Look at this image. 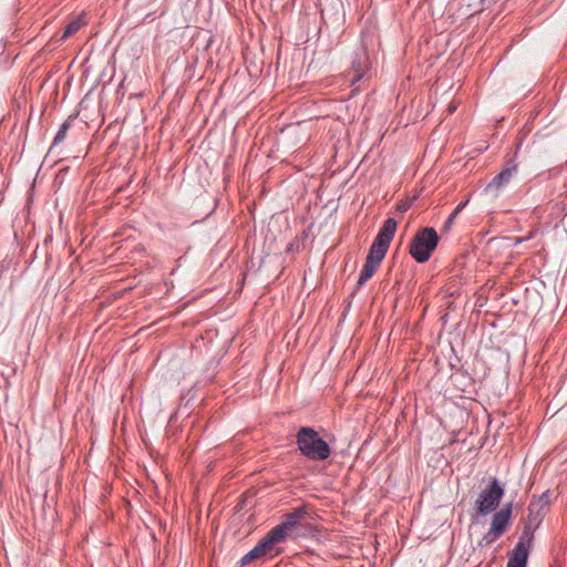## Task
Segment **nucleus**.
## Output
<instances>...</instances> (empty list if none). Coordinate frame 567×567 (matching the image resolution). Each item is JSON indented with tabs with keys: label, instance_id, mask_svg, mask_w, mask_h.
I'll use <instances>...</instances> for the list:
<instances>
[{
	"label": "nucleus",
	"instance_id": "5",
	"mask_svg": "<svg viewBox=\"0 0 567 567\" xmlns=\"http://www.w3.org/2000/svg\"><path fill=\"white\" fill-rule=\"evenodd\" d=\"M504 487L501 485L496 477H493L486 488H484L475 501V511L480 516H486L494 512L503 496Z\"/></svg>",
	"mask_w": 567,
	"mask_h": 567
},
{
	"label": "nucleus",
	"instance_id": "13",
	"mask_svg": "<svg viewBox=\"0 0 567 567\" xmlns=\"http://www.w3.org/2000/svg\"><path fill=\"white\" fill-rule=\"evenodd\" d=\"M468 199L465 202L460 203L454 210L450 214L449 218L444 223L443 231H449L454 223V219L458 216V214L464 209V207L467 205Z\"/></svg>",
	"mask_w": 567,
	"mask_h": 567
},
{
	"label": "nucleus",
	"instance_id": "19",
	"mask_svg": "<svg viewBox=\"0 0 567 567\" xmlns=\"http://www.w3.org/2000/svg\"><path fill=\"white\" fill-rule=\"evenodd\" d=\"M400 209H401V210H405V209H406V206H405V205H402V206L400 207Z\"/></svg>",
	"mask_w": 567,
	"mask_h": 567
},
{
	"label": "nucleus",
	"instance_id": "2",
	"mask_svg": "<svg viewBox=\"0 0 567 567\" xmlns=\"http://www.w3.org/2000/svg\"><path fill=\"white\" fill-rule=\"evenodd\" d=\"M296 443L301 455L310 461H326L331 455L330 445L313 427H300L296 434Z\"/></svg>",
	"mask_w": 567,
	"mask_h": 567
},
{
	"label": "nucleus",
	"instance_id": "1",
	"mask_svg": "<svg viewBox=\"0 0 567 567\" xmlns=\"http://www.w3.org/2000/svg\"><path fill=\"white\" fill-rule=\"evenodd\" d=\"M396 227L398 223L394 218L390 217L384 220L369 249L365 262L361 269L357 282L359 287L363 286L370 278H372L377 269L380 267L395 235Z\"/></svg>",
	"mask_w": 567,
	"mask_h": 567
},
{
	"label": "nucleus",
	"instance_id": "7",
	"mask_svg": "<svg viewBox=\"0 0 567 567\" xmlns=\"http://www.w3.org/2000/svg\"><path fill=\"white\" fill-rule=\"evenodd\" d=\"M370 58L367 51V48L364 45H361L358 48L354 53L351 61V71H352V78L351 82L355 83L359 82L364 73L370 68Z\"/></svg>",
	"mask_w": 567,
	"mask_h": 567
},
{
	"label": "nucleus",
	"instance_id": "14",
	"mask_svg": "<svg viewBox=\"0 0 567 567\" xmlns=\"http://www.w3.org/2000/svg\"><path fill=\"white\" fill-rule=\"evenodd\" d=\"M534 530H535V528H532V527H528V526L524 525V529L522 532V535H520L519 540H518L517 544H522L523 543V546L528 548V545H529V543L533 539Z\"/></svg>",
	"mask_w": 567,
	"mask_h": 567
},
{
	"label": "nucleus",
	"instance_id": "17",
	"mask_svg": "<svg viewBox=\"0 0 567 567\" xmlns=\"http://www.w3.org/2000/svg\"><path fill=\"white\" fill-rule=\"evenodd\" d=\"M533 236H534V231H530L527 236H524V237H515L514 245L517 246L526 240H529L533 238Z\"/></svg>",
	"mask_w": 567,
	"mask_h": 567
},
{
	"label": "nucleus",
	"instance_id": "12",
	"mask_svg": "<svg viewBox=\"0 0 567 567\" xmlns=\"http://www.w3.org/2000/svg\"><path fill=\"white\" fill-rule=\"evenodd\" d=\"M84 25V21L79 17L74 20H72L68 25L65 27L63 34L61 35V41L66 40L71 35L75 34Z\"/></svg>",
	"mask_w": 567,
	"mask_h": 567
},
{
	"label": "nucleus",
	"instance_id": "8",
	"mask_svg": "<svg viewBox=\"0 0 567 567\" xmlns=\"http://www.w3.org/2000/svg\"><path fill=\"white\" fill-rule=\"evenodd\" d=\"M517 173V164L514 161H508L506 166L487 184L485 192L494 193L503 186L507 185Z\"/></svg>",
	"mask_w": 567,
	"mask_h": 567
},
{
	"label": "nucleus",
	"instance_id": "18",
	"mask_svg": "<svg viewBox=\"0 0 567 567\" xmlns=\"http://www.w3.org/2000/svg\"><path fill=\"white\" fill-rule=\"evenodd\" d=\"M455 107L454 106H449V112L452 113L454 112Z\"/></svg>",
	"mask_w": 567,
	"mask_h": 567
},
{
	"label": "nucleus",
	"instance_id": "16",
	"mask_svg": "<svg viewBox=\"0 0 567 567\" xmlns=\"http://www.w3.org/2000/svg\"><path fill=\"white\" fill-rule=\"evenodd\" d=\"M69 127H70V123H69L68 121H66V122H64V123L60 126V128H59V131H58V133H56V135H55V137H54L53 146L64 141V138H65V136H66V132H68Z\"/></svg>",
	"mask_w": 567,
	"mask_h": 567
},
{
	"label": "nucleus",
	"instance_id": "6",
	"mask_svg": "<svg viewBox=\"0 0 567 567\" xmlns=\"http://www.w3.org/2000/svg\"><path fill=\"white\" fill-rule=\"evenodd\" d=\"M512 513L513 502L506 503L499 511H497L493 515L488 532L482 537L478 545H489L503 536L511 525Z\"/></svg>",
	"mask_w": 567,
	"mask_h": 567
},
{
	"label": "nucleus",
	"instance_id": "15",
	"mask_svg": "<svg viewBox=\"0 0 567 567\" xmlns=\"http://www.w3.org/2000/svg\"><path fill=\"white\" fill-rule=\"evenodd\" d=\"M260 558L258 550L254 547L251 550H249L245 556L241 557L239 560L240 567H244L248 564H250L252 560Z\"/></svg>",
	"mask_w": 567,
	"mask_h": 567
},
{
	"label": "nucleus",
	"instance_id": "11",
	"mask_svg": "<svg viewBox=\"0 0 567 567\" xmlns=\"http://www.w3.org/2000/svg\"><path fill=\"white\" fill-rule=\"evenodd\" d=\"M528 555V548L523 543L516 544L506 567H527Z\"/></svg>",
	"mask_w": 567,
	"mask_h": 567
},
{
	"label": "nucleus",
	"instance_id": "9",
	"mask_svg": "<svg viewBox=\"0 0 567 567\" xmlns=\"http://www.w3.org/2000/svg\"><path fill=\"white\" fill-rule=\"evenodd\" d=\"M547 504L548 501L546 493L538 497L537 501H532L528 505V515L524 525L536 529L543 519L545 514L544 509Z\"/></svg>",
	"mask_w": 567,
	"mask_h": 567
},
{
	"label": "nucleus",
	"instance_id": "4",
	"mask_svg": "<svg viewBox=\"0 0 567 567\" xmlns=\"http://www.w3.org/2000/svg\"><path fill=\"white\" fill-rule=\"evenodd\" d=\"M309 518H311L310 508L307 505H302L285 514L281 523L274 528L279 530L285 540L289 537L297 538L300 536L298 529L306 527Z\"/></svg>",
	"mask_w": 567,
	"mask_h": 567
},
{
	"label": "nucleus",
	"instance_id": "3",
	"mask_svg": "<svg viewBox=\"0 0 567 567\" xmlns=\"http://www.w3.org/2000/svg\"><path fill=\"white\" fill-rule=\"evenodd\" d=\"M437 243L439 236L434 228H422L414 235L411 241L410 254L417 262H425L430 259Z\"/></svg>",
	"mask_w": 567,
	"mask_h": 567
},
{
	"label": "nucleus",
	"instance_id": "10",
	"mask_svg": "<svg viewBox=\"0 0 567 567\" xmlns=\"http://www.w3.org/2000/svg\"><path fill=\"white\" fill-rule=\"evenodd\" d=\"M286 540L280 535L279 530L271 528L269 533L261 538L255 546L256 550L261 557L271 554L275 550L276 545L285 543Z\"/></svg>",
	"mask_w": 567,
	"mask_h": 567
}]
</instances>
